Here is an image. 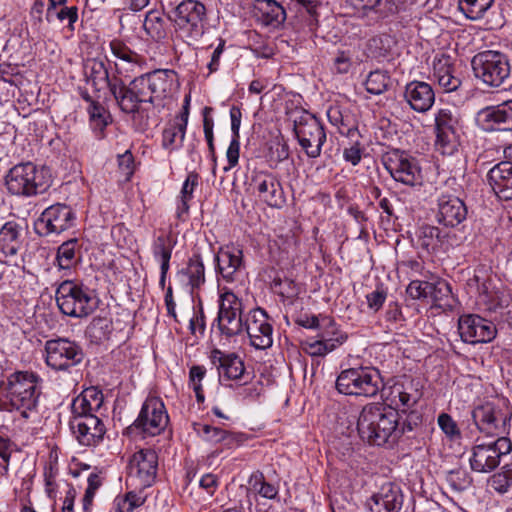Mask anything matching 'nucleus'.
Segmentation results:
<instances>
[{
  "label": "nucleus",
  "mask_w": 512,
  "mask_h": 512,
  "mask_svg": "<svg viewBox=\"0 0 512 512\" xmlns=\"http://www.w3.org/2000/svg\"><path fill=\"white\" fill-rule=\"evenodd\" d=\"M412 429L411 422L400 424L398 411L375 404L364 406L357 422L362 440L376 446L394 444L406 431Z\"/></svg>",
  "instance_id": "obj_1"
},
{
  "label": "nucleus",
  "mask_w": 512,
  "mask_h": 512,
  "mask_svg": "<svg viewBox=\"0 0 512 512\" xmlns=\"http://www.w3.org/2000/svg\"><path fill=\"white\" fill-rule=\"evenodd\" d=\"M6 391L11 406L25 419L36 413L39 402V377L31 371H17L7 377Z\"/></svg>",
  "instance_id": "obj_2"
},
{
  "label": "nucleus",
  "mask_w": 512,
  "mask_h": 512,
  "mask_svg": "<svg viewBox=\"0 0 512 512\" xmlns=\"http://www.w3.org/2000/svg\"><path fill=\"white\" fill-rule=\"evenodd\" d=\"M51 183V176L48 172L32 162L14 165L5 176L8 192L21 197L42 194L48 190Z\"/></svg>",
  "instance_id": "obj_3"
},
{
  "label": "nucleus",
  "mask_w": 512,
  "mask_h": 512,
  "mask_svg": "<svg viewBox=\"0 0 512 512\" xmlns=\"http://www.w3.org/2000/svg\"><path fill=\"white\" fill-rule=\"evenodd\" d=\"M55 297L60 311L70 317H87L98 306L94 291L83 283L74 280H65L60 283Z\"/></svg>",
  "instance_id": "obj_4"
},
{
  "label": "nucleus",
  "mask_w": 512,
  "mask_h": 512,
  "mask_svg": "<svg viewBox=\"0 0 512 512\" xmlns=\"http://www.w3.org/2000/svg\"><path fill=\"white\" fill-rule=\"evenodd\" d=\"M336 390L343 395L374 397L383 388L378 369L372 366H357L342 370L335 382Z\"/></svg>",
  "instance_id": "obj_5"
},
{
  "label": "nucleus",
  "mask_w": 512,
  "mask_h": 512,
  "mask_svg": "<svg viewBox=\"0 0 512 512\" xmlns=\"http://www.w3.org/2000/svg\"><path fill=\"white\" fill-rule=\"evenodd\" d=\"M476 79L491 88H498L510 78V63L506 55L487 50L476 54L471 60Z\"/></svg>",
  "instance_id": "obj_6"
},
{
  "label": "nucleus",
  "mask_w": 512,
  "mask_h": 512,
  "mask_svg": "<svg viewBox=\"0 0 512 512\" xmlns=\"http://www.w3.org/2000/svg\"><path fill=\"white\" fill-rule=\"evenodd\" d=\"M473 421L478 431L487 437H504L511 418L506 401L486 402L472 411Z\"/></svg>",
  "instance_id": "obj_7"
},
{
  "label": "nucleus",
  "mask_w": 512,
  "mask_h": 512,
  "mask_svg": "<svg viewBox=\"0 0 512 512\" xmlns=\"http://www.w3.org/2000/svg\"><path fill=\"white\" fill-rule=\"evenodd\" d=\"M435 147L443 155L455 154L461 143L462 126L456 111L444 108L435 115Z\"/></svg>",
  "instance_id": "obj_8"
},
{
  "label": "nucleus",
  "mask_w": 512,
  "mask_h": 512,
  "mask_svg": "<svg viewBox=\"0 0 512 512\" xmlns=\"http://www.w3.org/2000/svg\"><path fill=\"white\" fill-rule=\"evenodd\" d=\"M294 132L299 145L308 157L317 158L320 156L322 146L326 141V133L316 116L303 112L294 120Z\"/></svg>",
  "instance_id": "obj_9"
},
{
  "label": "nucleus",
  "mask_w": 512,
  "mask_h": 512,
  "mask_svg": "<svg viewBox=\"0 0 512 512\" xmlns=\"http://www.w3.org/2000/svg\"><path fill=\"white\" fill-rule=\"evenodd\" d=\"M45 361L54 370L66 371L80 364L84 358L82 347L68 338L50 339L45 342Z\"/></svg>",
  "instance_id": "obj_10"
},
{
  "label": "nucleus",
  "mask_w": 512,
  "mask_h": 512,
  "mask_svg": "<svg viewBox=\"0 0 512 512\" xmlns=\"http://www.w3.org/2000/svg\"><path fill=\"white\" fill-rule=\"evenodd\" d=\"M511 450L512 443L507 437H499L488 443H478L473 447L469 459L471 469L479 473L491 472L498 467L502 456Z\"/></svg>",
  "instance_id": "obj_11"
},
{
  "label": "nucleus",
  "mask_w": 512,
  "mask_h": 512,
  "mask_svg": "<svg viewBox=\"0 0 512 512\" xmlns=\"http://www.w3.org/2000/svg\"><path fill=\"white\" fill-rule=\"evenodd\" d=\"M243 303L230 290H224L219 298L217 326L222 335L233 337L244 331Z\"/></svg>",
  "instance_id": "obj_12"
},
{
  "label": "nucleus",
  "mask_w": 512,
  "mask_h": 512,
  "mask_svg": "<svg viewBox=\"0 0 512 512\" xmlns=\"http://www.w3.org/2000/svg\"><path fill=\"white\" fill-rule=\"evenodd\" d=\"M383 165L391 177L404 185L415 186L422 181L418 160L404 151L392 150L383 156Z\"/></svg>",
  "instance_id": "obj_13"
},
{
  "label": "nucleus",
  "mask_w": 512,
  "mask_h": 512,
  "mask_svg": "<svg viewBox=\"0 0 512 512\" xmlns=\"http://www.w3.org/2000/svg\"><path fill=\"white\" fill-rule=\"evenodd\" d=\"M169 416L162 400L147 398L131 429L138 430L144 437L159 435L167 427Z\"/></svg>",
  "instance_id": "obj_14"
},
{
  "label": "nucleus",
  "mask_w": 512,
  "mask_h": 512,
  "mask_svg": "<svg viewBox=\"0 0 512 512\" xmlns=\"http://www.w3.org/2000/svg\"><path fill=\"white\" fill-rule=\"evenodd\" d=\"M206 15L204 4L197 0H183L173 12L172 21L176 29L189 38H197L203 33V20Z\"/></svg>",
  "instance_id": "obj_15"
},
{
  "label": "nucleus",
  "mask_w": 512,
  "mask_h": 512,
  "mask_svg": "<svg viewBox=\"0 0 512 512\" xmlns=\"http://www.w3.org/2000/svg\"><path fill=\"white\" fill-rule=\"evenodd\" d=\"M75 213L66 204L57 203L47 207L36 222L37 232L41 235L59 234L70 229L75 222Z\"/></svg>",
  "instance_id": "obj_16"
},
{
  "label": "nucleus",
  "mask_w": 512,
  "mask_h": 512,
  "mask_svg": "<svg viewBox=\"0 0 512 512\" xmlns=\"http://www.w3.org/2000/svg\"><path fill=\"white\" fill-rule=\"evenodd\" d=\"M251 186L259 200L269 207L281 209L285 205L286 197L282 184L273 173L268 171L254 173Z\"/></svg>",
  "instance_id": "obj_17"
},
{
  "label": "nucleus",
  "mask_w": 512,
  "mask_h": 512,
  "mask_svg": "<svg viewBox=\"0 0 512 512\" xmlns=\"http://www.w3.org/2000/svg\"><path fill=\"white\" fill-rule=\"evenodd\" d=\"M158 456L151 449L140 450L133 454L128 465V476L141 488L150 487L156 478Z\"/></svg>",
  "instance_id": "obj_18"
},
{
  "label": "nucleus",
  "mask_w": 512,
  "mask_h": 512,
  "mask_svg": "<svg viewBox=\"0 0 512 512\" xmlns=\"http://www.w3.org/2000/svg\"><path fill=\"white\" fill-rule=\"evenodd\" d=\"M458 331L461 339L469 344L490 342L497 334L492 321L475 314L462 315L458 320Z\"/></svg>",
  "instance_id": "obj_19"
},
{
  "label": "nucleus",
  "mask_w": 512,
  "mask_h": 512,
  "mask_svg": "<svg viewBox=\"0 0 512 512\" xmlns=\"http://www.w3.org/2000/svg\"><path fill=\"white\" fill-rule=\"evenodd\" d=\"M244 331H246L251 345L256 349L264 350L273 344V328L268 322V315L261 308L249 312L244 324Z\"/></svg>",
  "instance_id": "obj_20"
},
{
  "label": "nucleus",
  "mask_w": 512,
  "mask_h": 512,
  "mask_svg": "<svg viewBox=\"0 0 512 512\" xmlns=\"http://www.w3.org/2000/svg\"><path fill=\"white\" fill-rule=\"evenodd\" d=\"M69 426L77 441L83 446L97 445L106 432L105 425L97 415L71 417Z\"/></svg>",
  "instance_id": "obj_21"
},
{
  "label": "nucleus",
  "mask_w": 512,
  "mask_h": 512,
  "mask_svg": "<svg viewBox=\"0 0 512 512\" xmlns=\"http://www.w3.org/2000/svg\"><path fill=\"white\" fill-rule=\"evenodd\" d=\"M476 120L485 131H512V100L481 109Z\"/></svg>",
  "instance_id": "obj_22"
},
{
  "label": "nucleus",
  "mask_w": 512,
  "mask_h": 512,
  "mask_svg": "<svg viewBox=\"0 0 512 512\" xmlns=\"http://www.w3.org/2000/svg\"><path fill=\"white\" fill-rule=\"evenodd\" d=\"M216 269L228 283L238 281L244 269L243 251L236 246L220 248L215 255Z\"/></svg>",
  "instance_id": "obj_23"
},
{
  "label": "nucleus",
  "mask_w": 512,
  "mask_h": 512,
  "mask_svg": "<svg viewBox=\"0 0 512 512\" xmlns=\"http://www.w3.org/2000/svg\"><path fill=\"white\" fill-rule=\"evenodd\" d=\"M402 505L401 490L392 483L382 485L379 491L366 501L367 512H399Z\"/></svg>",
  "instance_id": "obj_24"
},
{
  "label": "nucleus",
  "mask_w": 512,
  "mask_h": 512,
  "mask_svg": "<svg viewBox=\"0 0 512 512\" xmlns=\"http://www.w3.org/2000/svg\"><path fill=\"white\" fill-rule=\"evenodd\" d=\"M209 360L217 369L220 380H238L245 372L244 362L236 353H225L214 348L209 354Z\"/></svg>",
  "instance_id": "obj_25"
},
{
  "label": "nucleus",
  "mask_w": 512,
  "mask_h": 512,
  "mask_svg": "<svg viewBox=\"0 0 512 512\" xmlns=\"http://www.w3.org/2000/svg\"><path fill=\"white\" fill-rule=\"evenodd\" d=\"M487 182L500 200H512V161L494 165L487 173Z\"/></svg>",
  "instance_id": "obj_26"
},
{
  "label": "nucleus",
  "mask_w": 512,
  "mask_h": 512,
  "mask_svg": "<svg viewBox=\"0 0 512 512\" xmlns=\"http://www.w3.org/2000/svg\"><path fill=\"white\" fill-rule=\"evenodd\" d=\"M24 227L17 221H7L0 228V255L13 259L24 248Z\"/></svg>",
  "instance_id": "obj_27"
},
{
  "label": "nucleus",
  "mask_w": 512,
  "mask_h": 512,
  "mask_svg": "<svg viewBox=\"0 0 512 512\" xmlns=\"http://www.w3.org/2000/svg\"><path fill=\"white\" fill-rule=\"evenodd\" d=\"M467 217L465 203L456 196L442 195L438 199L437 221L446 227H455Z\"/></svg>",
  "instance_id": "obj_28"
},
{
  "label": "nucleus",
  "mask_w": 512,
  "mask_h": 512,
  "mask_svg": "<svg viewBox=\"0 0 512 512\" xmlns=\"http://www.w3.org/2000/svg\"><path fill=\"white\" fill-rule=\"evenodd\" d=\"M404 97L411 109L419 113L430 110L435 101L431 85L422 81L408 83L405 87Z\"/></svg>",
  "instance_id": "obj_29"
},
{
  "label": "nucleus",
  "mask_w": 512,
  "mask_h": 512,
  "mask_svg": "<svg viewBox=\"0 0 512 512\" xmlns=\"http://www.w3.org/2000/svg\"><path fill=\"white\" fill-rule=\"evenodd\" d=\"M104 396L97 387L84 389L71 403V417L96 415L103 405Z\"/></svg>",
  "instance_id": "obj_30"
},
{
  "label": "nucleus",
  "mask_w": 512,
  "mask_h": 512,
  "mask_svg": "<svg viewBox=\"0 0 512 512\" xmlns=\"http://www.w3.org/2000/svg\"><path fill=\"white\" fill-rule=\"evenodd\" d=\"M84 74L87 82L98 92L107 88L111 93L112 85L117 84L120 80L116 76L110 77L104 62L98 59H88L86 61Z\"/></svg>",
  "instance_id": "obj_31"
},
{
  "label": "nucleus",
  "mask_w": 512,
  "mask_h": 512,
  "mask_svg": "<svg viewBox=\"0 0 512 512\" xmlns=\"http://www.w3.org/2000/svg\"><path fill=\"white\" fill-rule=\"evenodd\" d=\"M146 80L149 84L152 96H155V102L168 97L177 80V75L173 70H155L151 73L145 74Z\"/></svg>",
  "instance_id": "obj_32"
},
{
  "label": "nucleus",
  "mask_w": 512,
  "mask_h": 512,
  "mask_svg": "<svg viewBox=\"0 0 512 512\" xmlns=\"http://www.w3.org/2000/svg\"><path fill=\"white\" fill-rule=\"evenodd\" d=\"M255 16L265 25L277 27L286 19V10L276 0H254Z\"/></svg>",
  "instance_id": "obj_33"
},
{
  "label": "nucleus",
  "mask_w": 512,
  "mask_h": 512,
  "mask_svg": "<svg viewBox=\"0 0 512 512\" xmlns=\"http://www.w3.org/2000/svg\"><path fill=\"white\" fill-rule=\"evenodd\" d=\"M129 85H125L120 79L117 84L112 85L111 95L122 112L135 115L141 110L142 102Z\"/></svg>",
  "instance_id": "obj_34"
},
{
  "label": "nucleus",
  "mask_w": 512,
  "mask_h": 512,
  "mask_svg": "<svg viewBox=\"0 0 512 512\" xmlns=\"http://www.w3.org/2000/svg\"><path fill=\"white\" fill-rule=\"evenodd\" d=\"M347 340V335L339 334L336 337H327L325 334L319 340H307L304 343V351L313 357L325 356L342 345Z\"/></svg>",
  "instance_id": "obj_35"
},
{
  "label": "nucleus",
  "mask_w": 512,
  "mask_h": 512,
  "mask_svg": "<svg viewBox=\"0 0 512 512\" xmlns=\"http://www.w3.org/2000/svg\"><path fill=\"white\" fill-rule=\"evenodd\" d=\"M412 387H406L404 384L396 383L391 387L389 401L395 406V410L401 409L403 412L413 407L419 395L417 391L410 392Z\"/></svg>",
  "instance_id": "obj_36"
},
{
  "label": "nucleus",
  "mask_w": 512,
  "mask_h": 512,
  "mask_svg": "<svg viewBox=\"0 0 512 512\" xmlns=\"http://www.w3.org/2000/svg\"><path fill=\"white\" fill-rule=\"evenodd\" d=\"M176 242L168 234L159 235L152 243V254L154 259L160 263V270L170 268V259Z\"/></svg>",
  "instance_id": "obj_37"
},
{
  "label": "nucleus",
  "mask_w": 512,
  "mask_h": 512,
  "mask_svg": "<svg viewBox=\"0 0 512 512\" xmlns=\"http://www.w3.org/2000/svg\"><path fill=\"white\" fill-rule=\"evenodd\" d=\"M417 237L421 247L434 251L447 242L448 235L436 226L425 224L419 227Z\"/></svg>",
  "instance_id": "obj_38"
},
{
  "label": "nucleus",
  "mask_w": 512,
  "mask_h": 512,
  "mask_svg": "<svg viewBox=\"0 0 512 512\" xmlns=\"http://www.w3.org/2000/svg\"><path fill=\"white\" fill-rule=\"evenodd\" d=\"M382 0H345V8L355 17L381 19Z\"/></svg>",
  "instance_id": "obj_39"
},
{
  "label": "nucleus",
  "mask_w": 512,
  "mask_h": 512,
  "mask_svg": "<svg viewBox=\"0 0 512 512\" xmlns=\"http://www.w3.org/2000/svg\"><path fill=\"white\" fill-rule=\"evenodd\" d=\"M329 122L335 126L342 135L351 136L356 130L355 120L348 112L343 111L339 106H331L327 110Z\"/></svg>",
  "instance_id": "obj_40"
},
{
  "label": "nucleus",
  "mask_w": 512,
  "mask_h": 512,
  "mask_svg": "<svg viewBox=\"0 0 512 512\" xmlns=\"http://www.w3.org/2000/svg\"><path fill=\"white\" fill-rule=\"evenodd\" d=\"M428 300L442 310H451L455 305L451 287L445 281L432 283Z\"/></svg>",
  "instance_id": "obj_41"
},
{
  "label": "nucleus",
  "mask_w": 512,
  "mask_h": 512,
  "mask_svg": "<svg viewBox=\"0 0 512 512\" xmlns=\"http://www.w3.org/2000/svg\"><path fill=\"white\" fill-rule=\"evenodd\" d=\"M248 484L250 490L262 498L274 500L278 497V486L267 482L261 471L253 472L248 479Z\"/></svg>",
  "instance_id": "obj_42"
},
{
  "label": "nucleus",
  "mask_w": 512,
  "mask_h": 512,
  "mask_svg": "<svg viewBox=\"0 0 512 512\" xmlns=\"http://www.w3.org/2000/svg\"><path fill=\"white\" fill-rule=\"evenodd\" d=\"M199 184V175L196 172H190L180 191L178 204H177V217L182 218L184 214L189 211V202L193 198V192Z\"/></svg>",
  "instance_id": "obj_43"
},
{
  "label": "nucleus",
  "mask_w": 512,
  "mask_h": 512,
  "mask_svg": "<svg viewBox=\"0 0 512 512\" xmlns=\"http://www.w3.org/2000/svg\"><path fill=\"white\" fill-rule=\"evenodd\" d=\"M194 430L204 441L209 443L225 442L230 444L234 440V436L231 433L208 424H194Z\"/></svg>",
  "instance_id": "obj_44"
},
{
  "label": "nucleus",
  "mask_w": 512,
  "mask_h": 512,
  "mask_svg": "<svg viewBox=\"0 0 512 512\" xmlns=\"http://www.w3.org/2000/svg\"><path fill=\"white\" fill-rule=\"evenodd\" d=\"M110 48L112 54L119 60L131 65L133 67H141L144 63V59L135 51L131 50L125 43L119 40H113L110 42Z\"/></svg>",
  "instance_id": "obj_45"
},
{
  "label": "nucleus",
  "mask_w": 512,
  "mask_h": 512,
  "mask_svg": "<svg viewBox=\"0 0 512 512\" xmlns=\"http://www.w3.org/2000/svg\"><path fill=\"white\" fill-rule=\"evenodd\" d=\"M185 123L175 122L163 131L162 146L170 151L181 146L186 133Z\"/></svg>",
  "instance_id": "obj_46"
},
{
  "label": "nucleus",
  "mask_w": 512,
  "mask_h": 512,
  "mask_svg": "<svg viewBox=\"0 0 512 512\" xmlns=\"http://www.w3.org/2000/svg\"><path fill=\"white\" fill-rule=\"evenodd\" d=\"M78 19V9L76 6L72 7H61L56 10L47 9L46 11V20L49 23L55 24H64L67 23V26L73 30L74 23Z\"/></svg>",
  "instance_id": "obj_47"
},
{
  "label": "nucleus",
  "mask_w": 512,
  "mask_h": 512,
  "mask_svg": "<svg viewBox=\"0 0 512 512\" xmlns=\"http://www.w3.org/2000/svg\"><path fill=\"white\" fill-rule=\"evenodd\" d=\"M495 0H459V9L471 20H478L491 8Z\"/></svg>",
  "instance_id": "obj_48"
},
{
  "label": "nucleus",
  "mask_w": 512,
  "mask_h": 512,
  "mask_svg": "<svg viewBox=\"0 0 512 512\" xmlns=\"http://www.w3.org/2000/svg\"><path fill=\"white\" fill-rule=\"evenodd\" d=\"M78 248L77 239H70L58 247L56 261L59 268L70 269L76 263V250Z\"/></svg>",
  "instance_id": "obj_49"
},
{
  "label": "nucleus",
  "mask_w": 512,
  "mask_h": 512,
  "mask_svg": "<svg viewBox=\"0 0 512 512\" xmlns=\"http://www.w3.org/2000/svg\"><path fill=\"white\" fill-rule=\"evenodd\" d=\"M391 84V78L386 71L375 70L368 74L365 87L367 92L374 95H380L387 91Z\"/></svg>",
  "instance_id": "obj_50"
},
{
  "label": "nucleus",
  "mask_w": 512,
  "mask_h": 512,
  "mask_svg": "<svg viewBox=\"0 0 512 512\" xmlns=\"http://www.w3.org/2000/svg\"><path fill=\"white\" fill-rule=\"evenodd\" d=\"M143 28L155 40H161L166 35L164 20L160 13L155 10H151L146 14Z\"/></svg>",
  "instance_id": "obj_51"
},
{
  "label": "nucleus",
  "mask_w": 512,
  "mask_h": 512,
  "mask_svg": "<svg viewBox=\"0 0 512 512\" xmlns=\"http://www.w3.org/2000/svg\"><path fill=\"white\" fill-rule=\"evenodd\" d=\"M186 275L189 279L190 286L199 288L205 282V268L199 255H194L186 268Z\"/></svg>",
  "instance_id": "obj_52"
},
{
  "label": "nucleus",
  "mask_w": 512,
  "mask_h": 512,
  "mask_svg": "<svg viewBox=\"0 0 512 512\" xmlns=\"http://www.w3.org/2000/svg\"><path fill=\"white\" fill-rule=\"evenodd\" d=\"M206 375V368L202 365H194L189 371V385L195 392V396L198 402L202 403L205 400V396L202 389V380Z\"/></svg>",
  "instance_id": "obj_53"
},
{
  "label": "nucleus",
  "mask_w": 512,
  "mask_h": 512,
  "mask_svg": "<svg viewBox=\"0 0 512 512\" xmlns=\"http://www.w3.org/2000/svg\"><path fill=\"white\" fill-rule=\"evenodd\" d=\"M491 487L499 493H505L512 486V464L503 467V470L492 476Z\"/></svg>",
  "instance_id": "obj_54"
},
{
  "label": "nucleus",
  "mask_w": 512,
  "mask_h": 512,
  "mask_svg": "<svg viewBox=\"0 0 512 512\" xmlns=\"http://www.w3.org/2000/svg\"><path fill=\"white\" fill-rule=\"evenodd\" d=\"M130 87L134 90L133 93L137 95L139 100L144 103L155 104V96H152L149 84L146 80L145 75H141L133 79L130 83Z\"/></svg>",
  "instance_id": "obj_55"
},
{
  "label": "nucleus",
  "mask_w": 512,
  "mask_h": 512,
  "mask_svg": "<svg viewBox=\"0 0 512 512\" xmlns=\"http://www.w3.org/2000/svg\"><path fill=\"white\" fill-rule=\"evenodd\" d=\"M114 503V512H132L134 508L143 504V498L134 492H129L124 497H117Z\"/></svg>",
  "instance_id": "obj_56"
},
{
  "label": "nucleus",
  "mask_w": 512,
  "mask_h": 512,
  "mask_svg": "<svg viewBox=\"0 0 512 512\" xmlns=\"http://www.w3.org/2000/svg\"><path fill=\"white\" fill-rule=\"evenodd\" d=\"M88 112L94 128L103 131L108 125L109 114L107 111L98 103L92 102L88 108Z\"/></svg>",
  "instance_id": "obj_57"
},
{
  "label": "nucleus",
  "mask_w": 512,
  "mask_h": 512,
  "mask_svg": "<svg viewBox=\"0 0 512 512\" xmlns=\"http://www.w3.org/2000/svg\"><path fill=\"white\" fill-rule=\"evenodd\" d=\"M432 282L414 280L408 285L406 292L412 299L428 300Z\"/></svg>",
  "instance_id": "obj_58"
},
{
  "label": "nucleus",
  "mask_w": 512,
  "mask_h": 512,
  "mask_svg": "<svg viewBox=\"0 0 512 512\" xmlns=\"http://www.w3.org/2000/svg\"><path fill=\"white\" fill-rule=\"evenodd\" d=\"M445 478L450 487L456 491L464 490L470 483L467 473L462 469L448 471Z\"/></svg>",
  "instance_id": "obj_59"
},
{
  "label": "nucleus",
  "mask_w": 512,
  "mask_h": 512,
  "mask_svg": "<svg viewBox=\"0 0 512 512\" xmlns=\"http://www.w3.org/2000/svg\"><path fill=\"white\" fill-rule=\"evenodd\" d=\"M438 425L442 432L451 440L459 439L461 436L457 423L447 413H441L438 416Z\"/></svg>",
  "instance_id": "obj_60"
},
{
  "label": "nucleus",
  "mask_w": 512,
  "mask_h": 512,
  "mask_svg": "<svg viewBox=\"0 0 512 512\" xmlns=\"http://www.w3.org/2000/svg\"><path fill=\"white\" fill-rule=\"evenodd\" d=\"M118 171L124 181H129L134 173V158L130 151L118 155Z\"/></svg>",
  "instance_id": "obj_61"
},
{
  "label": "nucleus",
  "mask_w": 512,
  "mask_h": 512,
  "mask_svg": "<svg viewBox=\"0 0 512 512\" xmlns=\"http://www.w3.org/2000/svg\"><path fill=\"white\" fill-rule=\"evenodd\" d=\"M109 325L105 319H94L88 327L89 336L95 341H102L108 337Z\"/></svg>",
  "instance_id": "obj_62"
},
{
  "label": "nucleus",
  "mask_w": 512,
  "mask_h": 512,
  "mask_svg": "<svg viewBox=\"0 0 512 512\" xmlns=\"http://www.w3.org/2000/svg\"><path fill=\"white\" fill-rule=\"evenodd\" d=\"M415 0H382L380 6L381 19L399 12L404 5L413 3Z\"/></svg>",
  "instance_id": "obj_63"
},
{
  "label": "nucleus",
  "mask_w": 512,
  "mask_h": 512,
  "mask_svg": "<svg viewBox=\"0 0 512 512\" xmlns=\"http://www.w3.org/2000/svg\"><path fill=\"white\" fill-rule=\"evenodd\" d=\"M478 291L481 301L491 304L489 308L495 307V303H499L498 293L492 289L489 281L481 283L478 287Z\"/></svg>",
  "instance_id": "obj_64"
}]
</instances>
